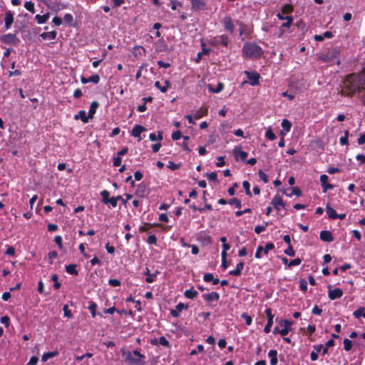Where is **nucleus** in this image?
Returning a JSON list of instances; mask_svg holds the SVG:
<instances>
[{
  "label": "nucleus",
  "mask_w": 365,
  "mask_h": 365,
  "mask_svg": "<svg viewBox=\"0 0 365 365\" xmlns=\"http://www.w3.org/2000/svg\"><path fill=\"white\" fill-rule=\"evenodd\" d=\"M49 19V13L45 14L43 15L37 14L35 16V19L36 20L38 24H43L46 23Z\"/></svg>",
  "instance_id": "393cba45"
},
{
  "label": "nucleus",
  "mask_w": 365,
  "mask_h": 365,
  "mask_svg": "<svg viewBox=\"0 0 365 365\" xmlns=\"http://www.w3.org/2000/svg\"><path fill=\"white\" fill-rule=\"evenodd\" d=\"M268 356L270 358L271 365H276L277 364V351L276 350H270L268 353Z\"/></svg>",
  "instance_id": "b1692460"
},
{
  "label": "nucleus",
  "mask_w": 365,
  "mask_h": 365,
  "mask_svg": "<svg viewBox=\"0 0 365 365\" xmlns=\"http://www.w3.org/2000/svg\"><path fill=\"white\" fill-rule=\"evenodd\" d=\"M203 298L208 302H214L219 299L220 295L218 293L212 292L203 294Z\"/></svg>",
  "instance_id": "a211bd4d"
},
{
  "label": "nucleus",
  "mask_w": 365,
  "mask_h": 365,
  "mask_svg": "<svg viewBox=\"0 0 365 365\" xmlns=\"http://www.w3.org/2000/svg\"><path fill=\"white\" fill-rule=\"evenodd\" d=\"M145 130V128L144 127H143L140 125H136L133 128L131 135L135 138H138V140L140 141L142 140V138L140 137V134H141V133H143Z\"/></svg>",
  "instance_id": "ddd939ff"
},
{
  "label": "nucleus",
  "mask_w": 365,
  "mask_h": 365,
  "mask_svg": "<svg viewBox=\"0 0 365 365\" xmlns=\"http://www.w3.org/2000/svg\"><path fill=\"white\" fill-rule=\"evenodd\" d=\"M223 88L224 85L222 83H219L216 88H214L211 84L208 86L209 91L215 93L221 92L223 90Z\"/></svg>",
  "instance_id": "f704fd0d"
},
{
  "label": "nucleus",
  "mask_w": 365,
  "mask_h": 365,
  "mask_svg": "<svg viewBox=\"0 0 365 365\" xmlns=\"http://www.w3.org/2000/svg\"><path fill=\"white\" fill-rule=\"evenodd\" d=\"M24 7L26 10L31 13H34V4L31 1H26L24 4Z\"/></svg>",
  "instance_id": "79ce46f5"
},
{
  "label": "nucleus",
  "mask_w": 365,
  "mask_h": 365,
  "mask_svg": "<svg viewBox=\"0 0 365 365\" xmlns=\"http://www.w3.org/2000/svg\"><path fill=\"white\" fill-rule=\"evenodd\" d=\"M339 50L336 48H334L329 51L327 53L322 54L319 56V60L324 63H336L339 64L340 61L339 59Z\"/></svg>",
  "instance_id": "7ed1b4c3"
},
{
  "label": "nucleus",
  "mask_w": 365,
  "mask_h": 365,
  "mask_svg": "<svg viewBox=\"0 0 365 365\" xmlns=\"http://www.w3.org/2000/svg\"><path fill=\"white\" fill-rule=\"evenodd\" d=\"M197 294H198V292L193 289H187V290H185V292L184 293V295L185 297H187V299H191L195 298Z\"/></svg>",
  "instance_id": "2f4dec72"
},
{
  "label": "nucleus",
  "mask_w": 365,
  "mask_h": 365,
  "mask_svg": "<svg viewBox=\"0 0 365 365\" xmlns=\"http://www.w3.org/2000/svg\"><path fill=\"white\" fill-rule=\"evenodd\" d=\"M265 313L267 316L268 319H267V325L265 326V327L264 329V331L265 333L268 334L270 332L271 327L273 324L274 315L272 314V309L270 308L266 309Z\"/></svg>",
  "instance_id": "6e6552de"
},
{
  "label": "nucleus",
  "mask_w": 365,
  "mask_h": 365,
  "mask_svg": "<svg viewBox=\"0 0 365 365\" xmlns=\"http://www.w3.org/2000/svg\"><path fill=\"white\" fill-rule=\"evenodd\" d=\"M272 204L277 211H279L282 207H284V202L282 200V197L278 195L273 197Z\"/></svg>",
  "instance_id": "1a4fd4ad"
},
{
  "label": "nucleus",
  "mask_w": 365,
  "mask_h": 365,
  "mask_svg": "<svg viewBox=\"0 0 365 365\" xmlns=\"http://www.w3.org/2000/svg\"><path fill=\"white\" fill-rule=\"evenodd\" d=\"M38 357L36 356H32L29 363H28V365H36V364L38 363Z\"/></svg>",
  "instance_id": "774afa93"
},
{
  "label": "nucleus",
  "mask_w": 365,
  "mask_h": 365,
  "mask_svg": "<svg viewBox=\"0 0 365 365\" xmlns=\"http://www.w3.org/2000/svg\"><path fill=\"white\" fill-rule=\"evenodd\" d=\"M158 342L160 345H162L163 346H169V341L167 340V339L165 336H160L159 338Z\"/></svg>",
  "instance_id": "5fc2aeb1"
},
{
  "label": "nucleus",
  "mask_w": 365,
  "mask_h": 365,
  "mask_svg": "<svg viewBox=\"0 0 365 365\" xmlns=\"http://www.w3.org/2000/svg\"><path fill=\"white\" fill-rule=\"evenodd\" d=\"M286 195L287 196H289V197H292L293 195H295L297 196H299L301 195V191H300V190L298 187H294L292 189V192L291 193H286Z\"/></svg>",
  "instance_id": "49530a36"
},
{
  "label": "nucleus",
  "mask_w": 365,
  "mask_h": 365,
  "mask_svg": "<svg viewBox=\"0 0 365 365\" xmlns=\"http://www.w3.org/2000/svg\"><path fill=\"white\" fill-rule=\"evenodd\" d=\"M229 203L231 205H232V204L235 205V206L238 208L241 207V202L236 198L231 199L229 201Z\"/></svg>",
  "instance_id": "0e129e2a"
},
{
  "label": "nucleus",
  "mask_w": 365,
  "mask_h": 365,
  "mask_svg": "<svg viewBox=\"0 0 365 365\" xmlns=\"http://www.w3.org/2000/svg\"><path fill=\"white\" fill-rule=\"evenodd\" d=\"M207 177L208 180H212V181H215L217 180V175L215 172H212V173H208L207 175Z\"/></svg>",
  "instance_id": "69168bd1"
},
{
  "label": "nucleus",
  "mask_w": 365,
  "mask_h": 365,
  "mask_svg": "<svg viewBox=\"0 0 365 365\" xmlns=\"http://www.w3.org/2000/svg\"><path fill=\"white\" fill-rule=\"evenodd\" d=\"M98 106L99 103L97 101H93L91 103L88 112V117H90V118H92L93 117V115L95 114L96 109L98 108Z\"/></svg>",
  "instance_id": "c756f323"
},
{
  "label": "nucleus",
  "mask_w": 365,
  "mask_h": 365,
  "mask_svg": "<svg viewBox=\"0 0 365 365\" xmlns=\"http://www.w3.org/2000/svg\"><path fill=\"white\" fill-rule=\"evenodd\" d=\"M344 86L349 91L348 95L359 93L365 89V73H352L347 76Z\"/></svg>",
  "instance_id": "f257e3e1"
},
{
  "label": "nucleus",
  "mask_w": 365,
  "mask_h": 365,
  "mask_svg": "<svg viewBox=\"0 0 365 365\" xmlns=\"http://www.w3.org/2000/svg\"><path fill=\"white\" fill-rule=\"evenodd\" d=\"M299 283H300V289L304 291V292H306L307 290V282L305 279H302L299 281Z\"/></svg>",
  "instance_id": "052dcab7"
},
{
  "label": "nucleus",
  "mask_w": 365,
  "mask_h": 365,
  "mask_svg": "<svg viewBox=\"0 0 365 365\" xmlns=\"http://www.w3.org/2000/svg\"><path fill=\"white\" fill-rule=\"evenodd\" d=\"M222 24L227 31L233 32L235 30V26L232 23V20L230 16H225L222 19Z\"/></svg>",
  "instance_id": "f8f14e48"
},
{
  "label": "nucleus",
  "mask_w": 365,
  "mask_h": 365,
  "mask_svg": "<svg viewBox=\"0 0 365 365\" xmlns=\"http://www.w3.org/2000/svg\"><path fill=\"white\" fill-rule=\"evenodd\" d=\"M147 242L150 245H156L157 238L154 235H150L148 236Z\"/></svg>",
  "instance_id": "3c124183"
},
{
  "label": "nucleus",
  "mask_w": 365,
  "mask_h": 365,
  "mask_svg": "<svg viewBox=\"0 0 365 365\" xmlns=\"http://www.w3.org/2000/svg\"><path fill=\"white\" fill-rule=\"evenodd\" d=\"M301 259L299 258H296L293 260H291L289 264H288V267H292V266H297L299 264H300L301 263Z\"/></svg>",
  "instance_id": "13d9d810"
},
{
  "label": "nucleus",
  "mask_w": 365,
  "mask_h": 365,
  "mask_svg": "<svg viewBox=\"0 0 365 365\" xmlns=\"http://www.w3.org/2000/svg\"><path fill=\"white\" fill-rule=\"evenodd\" d=\"M327 213L329 218L331 219H337L338 214L336 212L334 209L330 207L329 205H327Z\"/></svg>",
  "instance_id": "7c9ffc66"
},
{
  "label": "nucleus",
  "mask_w": 365,
  "mask_h": 365,
  "mask_svg": "<svg viewBox=\"0 0 365 365\" xmlns=\"http://www.w3.org/2000/svg\"><path fill=\"white\" fill-rule=\"evenodd\" d=\"M132 356H133V353L127 352V353L125 354V357H126V359H127L128 361H131V362H134V363H139V360H138V359H135L133 358V357H132Z\"/></svg>",
  "instance_id": "bf43d9fd"
},
{
  "label": "nucleus",
  "mask_w": 365,
  "mask_h": 365,
  "mask_svg": "<svg viewBox=\"0 0 365 365\" xmlns=\"http://www.w3.org/2000/svg\"><path fill=\"white\" fill-rule=\"evenodd\" d=\"M186 308L187 307L183 303H179L176 305L175 309L171 310V315L173 317H178L180 315V312Z\"/></svg>",
  "instance_id": "dca6fc26"
},
{
  "label": "nucleus",
  "mask_w": 365,
  "mask_h": 365,
  "mask_svg": "<svg viewBox=\"0 0 365 365\" xmlns=\"http://www.w3.org/2000/svg\"><path fill=\"white\" fill-rule=\"evenodd\" d=\"M75 119H81L83 123H87L88 121V119L90 117H88V115H86V113L85 110H80L78 114L75 115Z\"/></svg>",
  "instance_id": "a878e982"
},
{
  "label": "nucleus",
  "mask_w": 365,
  "mask_h": 365,
  "mask_svg": "<svg viewBox=\"0 0 365 365\" xmlns=\"http://www.w3.org/2000/svg\"><path fill=\"white\" fill-rule=\"evenodd\" d=\"M329 291H328V297L331 300H334L336 299H339L343 295V291L342 289L339 288H336L332 289L331 286H328Z\"/></svg>",
  "instance_id": "423d86ee"
},
{
  "label": "nucleus",
  "mask_w": 365,
  "mask_h": 365,
  "mask_svg": "<svg viewBox=\"0 0 365 365\" xmlns=\"http://www.w3.org/2000/svg\"><path fill=\"white\" fill-rule=\"evenodd\" d=\"M63 20L66 23L71 24L73 21V18L71 14H66L63 16Z\"/></svg>",
  "instance_id": "8fccbe9b"
},
{
  "label": "nucleus",
  "mask_w": 365,
  "mask_h": 365,
  "mask_svg": "<svg viewBox=\"0 0 365 365\" xmlns=\"http://www.w3.org/2000/svg\"><path fill=\"white\" fill-rule=\"evenodd\" d=\"M242 185H243V187L245 190L246 194L247 195H249V196H251L252 193H251V191H250V185L249 182L244 181L243 183H242Z\"/></svg>",
  "instance_id": "de8ad7c7"
},
{
  "label": "nucleus",
  "mask_w": 365,
  "mask_h": 365,
  "mask_svg": "<svg viewBox=\"0 0 365 365\" xmlns=\"http://www.w3.org/2000/svg\"><path fill=\"white\" fill-rule=\"evenodd\" d=\"M58 354L57 351L47 352L42 356V361H46L48 359L56 356Z\"/></svg>",
  "instance_id": "4c0bfd02"
},
{
  "label": "nucleus",
  "mask_w": 365,
  "mask_h": 365,
  "mask_svg": "<svg viewBox=\"0 0 365 365\" xmlns=\"http://www.w3.org/2000/svg\"><path fill=\"white\" fill-rule=\"evenodd\" d=\"M353 315L355 318L359 319L361 317L365 319V307L359 308L354 312Z\"/></svg>",
  "instance_id": "72a5a7b5"
},
{
  "label": "nucleus",
  "mask_w": 365,
  "mask_h": 365,
  "mask_svg": "<svg viewBox=\"0 0 365 365\" xmlns=\"http://www.w3.org/2000/svg\"><path fill=\"white\" fill-rule=\"evenodd\" d=\"M243 53L247 58H259L262 53V48L252 43H246L243 46Z\"/></svg>",
  "instance_id": "f03ea898"
},
{
  "label": "nucleus",
  "mask_w": 365,
  "mask_h": 365,
  "mask_svg": "<svg viewBox=\"0 0 365 365\" xmlns=\"http://www.w3.org/2000/svg\"><path fill=\"white\" fill-rule=\"evenodd\" d=\"M279 324L282 327V329H280L279 334L284 336L290 331L292 322L287 319H281L279 321Z\"/></svg>",
  "instance_id": "39448f33"
},
{
  "label": "nucleus",
  "mask_w": 365,
  "mask_h": 365,
  "mask_svg": "<svg viewBox=\"0 0 365 365\" xmlns=\"http://www.w3.org/2000/svg\"><path fill=\"white\" fill-rule=\"evenodd\" d=\"M57 252L56 251H51L48 253V257L49 259L50 264L53 263V259L57 257Z\"/></svg>",
  "instance_id": "6e6d98bb"
},
{
  "label": "nucleus",
  "mask_w": 365,
  "mask_h": 365,
  "mask_svg": "<svg viewBox=\"0 0 365 365\" xmlns=\"http://www.w3.org/2000/svg\"><path fill=\"white\" fill-rule=\"evenodd\" d=\"M265 136L271 140H273L275 139L276 136L274 135V133L272 132V128H268L266 130V133H265Z\"/></svg>",
  "instance_id": "a19ab883"
},
{
  "label": "nucleus",
  "mask_w": 365,
  "mask_h": 365,
  "mask_svg": "<svg viewBox=\"0 0 365 365\" xmlns=\"http://www.w3.org/2000/svg\"><path fill=\"white\" fill-rule=\"evenodd\" d=\"M285 20H286V22L283 23L279 28V30H280V32L279 34V37H281L284 34L283 28H289L292 26V24L293 23V17L292 16H286Z\"/></svg>",
  "instance_id": "2eb2a0df"
},
{
  "label": "nucleus",
  "mask_w": 365,
  "mask_h": 365,
  "mask_svg": "<svg viewBox=\"0 0 365 365\" xmlns=\"http://www.w3.org/2000/svg\"><path fill=\"white\" fill-rule=\"evenodd\" d=\"M4 27L6 30L11 28V24L14 22V14L11 11H7L4 16Z\"/></svg>",
  "instance_id": "9d476101"
},
{
  "label": "nucleus",
  "mask_w": 365,
  "mask_h": 365,
  "mask_svg": "<svg viewBox=\"0 0 365 365\" xmlns=\"http://www.w3.org/2000/svg\"><path fill=\"white\" fill-rule=\"evenodd\" d=\"M54 241L58 245V247L60 249L63 248L62 238H61V237L60 235L56 236L55 238H54Z\"/></svg>",
  "instance_id": "680f3d73"
},
{
  "label": "nucleus",
  "mask_w": 365,
  "mask_h": 365,
  "mask_svg": "<svg viewBox=\"0 0 365 365\" xmlns=\"http://www.w3.org/2000/svg\"><path fill=\"white\" fill-rule=\"evenodd\" d=\"M320 239L322 241L330 242L333 241V237L331 232L328 230H324L320 232Z\"/></svg>",
  "instance_id": "f3484780"
},
{
  "label": "nucleus",
  "mask_w": 365,
  "mask_h": 365,
  "mask_svg": "<svg viewBox=\"0 0 365 365\" xmlns=\"http://www.w3.org/2000/svg\"><path fill=\"white\" fill-rule=\"evenodd\" d=\"M120 195H118L116 197H113L109 199L108 203H110L113 207H115L117 206V202L118 201V199H120Z\"/></svg>",
  "instance_id": "a18cd8bd"
},
{
  "label": "nucleus",
  "mask_w": 365,
  "mask_h": 365,
  "mask_svg": "<svg viewBox=\"0 0 365 365\" xmlns=\"http://www.w3.org/2000/svg\"><path fill=\"white\" fill-rule=\"evenodd\" d=\"M282 11L284 14H289L292 11V6L289 4H286L282 7Z\"/></svg>",
  "instance_id": "09e8293b"
},
{
  "label": "nucleus",
  "mask_w": 365,
  "mask_h": 365,
  "mask_svg": "<svg viewBox=\"0 0 365 365\" xmlns=\"http://www.w3.org/2000/svg\"><path fill=\"white\" fill-rule=\"evenodd\" d=\"M0 41L8 45H16L19 43V38L16 36V34H7L2 35L0 37Z\"/></svg>",
  "instance_id": "20e7f679"
},
{
  "label": "nucleus",
  "mask_w": 365,
  "mask_h": 365,
  "mask_svg": "<svg viewBox=\"0 0 365 365\" xmlns=\"http://www.w3.org/2000/svg\"><path fill=\"white\" fill-rule=\"evenodd\" d=\"M66 270L68 274H77L76 266L75 264H69L66 267Z\"/></svg>",
  "instance_id": "e433bc0d"
},
{
  "label": "nucleus",
  "mask_w": 365,
  "mask_h": 365,
  "mask_svg": "<svg viewBox=\"0 0 365 365\" xmlns=\"http://www.w3.org/2000/svg\"><path fill=\"white\" fill-rule=\"evenodd\" d=\"M274 247V245L273 243H272V242L267 243L265 247H263V250H262L263 253L264 255H267L269 251L273 250Z\"/></svg>",
  "instance_id": "37998d69"
},
{
  "label": "nucleus",
  "mask_w": 365,
  "mask_h": 365,
  "mask_svg": "<svg viewBox=\"0 0 365 365\" xmlns=\"http://www.w3.org/2000/svg\"><path fill=\"white\" fill-rule=\"evenodd\" d=\"M155 87L159 89L162 93H165L170 87V83L168 81H165L164 85L161 86L159 81L155 82Z\"/></svg>",
  "instance_id": "6ab92c4d"
},
{
  "label": "nucleus",
  "mask_w": 365,
  "mask_h": 365,
  "mask_svg": "<svg viewBox=\"0 0 365 365\" xmlns=\"http://www.w3.org/2000/svg\"><path fill=\"white\" fill-rule=\"evenodd\" d=\"M207 114V108L201 107L199 109H197V110H195V112L193 114V116L196 119H199V118L206 115Z\"/></svg>",
  "instance_id": "5701e85b"
},
{
  "label": "nucleus",
  "mask_w": 365,
  "mask_h": 365,
  "mask_svg": "<svg viewBox=\"0 0 365 365\" xmlns=\"http://www.w3.org/2000/svg\"><path fill=\"white\" fill-rule=\"evenodd\" d=\"M241 317L244 318L246 321V324L250 326L252 322V319L250 316L247 315L246 313H243Z\"/></svg>",
  "instance_id": "864d4df0"
},
{
  "label": "nucleus",
  "mask_w": 365,
  "mask_h": 365,
  "mask_svg": "<svg viewBox=\"0 0 365 365\" xmlns=\"http://www.w3.org/2000/svg\"><path fill=\"white\" fill-rule=\"evenodd\" d=\"M259 177L265 183L268 182V177L262 170L259 172Z\"/></svg>",
  "instance_id": "e2e57ef3"
},
{
  "label": "nucleus",
  "mask_w": 365,
  "mask_h": 365,
  "mask_svg": "<svg viewBox=\"0 0 365 365\" xmlns=\"http://www.w3.org/2000/svg\"><path fill=\"white\" fill-rule=\"evenodd\" d=\"M247 78L249 79V83L252 86H257L259 84V74L257 72L245 71Z\"/></svg>",
  "instance_id": "0eeeda50"
},
{
  "label": "nucleus",
  "mask_w": 365,
  "mask_h": 365,
  "mask_svg": "<svg viewBox=\"0 0 365 365\" xmlns=\"http://www.w3.org/2000/svg\"><path fill=\"white\" fill-rule=\"evenodd\" d=\"M284 253L291 257H294L295 254L293 248L290 245L286 250H284Z\"/></svg>",
  "instance_id": "338daca9"
},
{
  "label": "nucleus",
  "mask_w": 365,
  "mask_h": 365,
  "mask_svg": "<svg viewBox=\"0 0 365 365\" xmlns=\"http://www.w3.org/2000/svg\"><path fill=\"white\" fill-rule=\"evenodd\" d=\"M204 280L207 282H212V284H217L219 283V279L217 278H214V276L211 273H207L204 275Z\"/></svg>",
  "instance_id": "cd10ccee"
},
{
  "label": "nucleus",
  "mask_w": 365,
  "mask_h": 365,
  "mask_svg": "<svg viewBox=\"0 0 365 365\" xmlns=\"http://www.w3.org/2000/svg\"><path fill=\"white\" fill-rule=\"evenodd\" d=\"M328 179H329V177L327 175L324 174L320 176V181L322 183V186L324 192H326L329 190H331L333 188V185L331 184H329L327 182Z\"/></svg>",
  "instance_id": "9b49d317"
},
{
  "label": "nucleus",
  "mask_w": 365,
  "mask_h": 365,
  "mask_svg": "<svg viewBox=\"0 0 365 365\" xmlns=\"http://www.w3.org/2000/svg\"><path fill=\"white\" fill-rule=\"evenodd\" d=\"M244 263L243 262H239L236 268L232 271L230 272V274L233 276H239L240 275L242 270L243 269Z\"/></svg>",
  "instance_id": "bb28decb"
},
{
  "label": "nucleus",
  "mask_w": 365,
  "mask_h": 365,
  "mask_svg": "<svg viewBox=\"0 0 365 365\" xmlns=\"http://www.w3.org/2000/svg\"><path fill=\"white\" fill-rule=\"evenodd\" d=\"M233 152L235 157L237 159L240 158L242 160H245L248 155L247 152L242 150L239 147H235Z\"/></svg>",
  "instance_id": "4468645a"
},
{
  "label": "nucleus",
  "mask_w": 365,
  "mask_h": 365,
  "mask_svg": "<svg viewBox=\"0 0 365 365\" xmlns=\"http://www.w3.org/2000/svg\"><path fill=\"white\" fill-rule=\"evenodd\" d=\"M282 127L285 130V132H289L291 129L292 124L287 119H284L282 121Z\"/></svg>",
  "instance_id": "c9c22d12"
},
{
  "label": "nucleus",
  "mask_w": 365,
  "mask_h": 365,
  "mask_svg": "<svg viewBox=\"0 0 365 365\" xmlns=\"http://www.w3.org/2000/svg\"><path fill=\"white\" fill-rule=\"evenodd\" d=\"M191 4L194 10H202L205 8V4L200 0H191Z\"/></svg>",
  "instance_id": "412c9836"
},
{
  "label": "nucleus",
  "mask_w": 365,
  "mask_h": 365,
  "mask_svg": "<svg viewBox=\"0 0 365 365\" xmlns=\"http://www.w3.org/2000/svg\"><path fill=\"white\" fill-rule=\"evenodd\" d=\"M149 138L151 141H161L163 138V133L161 131H159L158 133V135H155V133H150L149 135Z\"/></svg>",
  "instance_id": "473e14b6"
},
{
  "label": "nucleus",
  "mask_w": 365,
  "mask_h": 365,
  "mask_svg": "<svg viewBox=\"0 0 365 365\" xmlns=\"http://www.w3.org/2000/svg\"><path fill=\"white\" fill-rule=\"evenodd\" d=\"M96 308L97 304L94 302L91 303L88 306V309L90 310L93 317L96 316Z\"/></svg>",
  "instance_id": "ea45409f"
},
{
  "label": "nucleus",
  "mask_w": 365,
  "mask_h": 365,
  "mask_svg": "<svg viewBox=\"0 0 365 365\" xmlns=\"http://www.w3.org/2000/svg\"><path fill=\"white\" fill-rule=\"evenodd\" d=\"M57 32L55 31L42 33L40 36L43 40H54L56 38Z\"/></svg>",
  "instance_id": "aec40b11"
},
{
  "label": "nucleus",
  "mask_w": 365,
  "mask_h": 365,
  "mask_svg": "<svg viewBox=\"0 0 365 365\" xmlns=\"http://www.w3.org/2000/svg\"><path fill=\"white\" fill-rule=\"evenodd\" d=\"M88 78V83L89 82H92L93 83H98L100 81V77L97 74H95V75H93L91 76V77Z\"/></svg>",
  "instance_id": "603ef678"
},
{
  "label": "nucleus",
  "mask_w": 365,
  "mask_h": 365,
  "mask_svg": "<svg viewBox=\"0 0 365 365\" xmlns=\"http://www.w3.org/2000/svg\"><path fill=\"white\" fill-rule=\"evenodd\" d=\"M101 195L102 196V202L104 203V204H108V200H109V192L107 191V190H103L101 192Z\"/></svg>",
  "instance_id": "58836bf2"
},
{
  "label": "nucleus",
  "mask_w": 365,
  "mask_h": 365,
  "mask_svg": "<svg viewBox=\"0 0 365 365\" xmlns=\"http://www.w3.org/2000/svg\"><path fill=\"white\" fill-rule=\"evenodd\" d=\"M344 348L346 351H349L351 350V347H352V342L351 340L348 339H344Z\"/></svg>",
  "instance_id": "c03bdc74"
},
{
  "label": "nucleus",
  "mask_w": 365,
  "mask_h": 365,
  "mask_svg": "<svg viewBox=\"0 0 365 365\" xmlns=\"http://www.w3.org/2000/svg\"><path fill=\"white\" fill-rule=\"evenodd\" d=\"M108 284L112 287H118L120 285V282L117 279H109Z\"/></svg>",
  "instance_id": "4d7b16f0"
},
{
  "label": "nucleus",
  "mask_w": 365,
  "mask_h": 365,
  "mask_svg": "<svg viewBox=\"0 0 365 365\" xmlns=\"http://www.w3.org/2000/svg\"><path fill=\"white\" fill-rule=\"evenodd\" d=\"M322 348H323L322 345H317V346H314V351H312L310 354V357L312 361L317 360L318 353L322 351Z\"/></svg>",
  "instance_id": "4be33fe9"
},
{
  "label": "nucleus",
  "mask_w": 365,
  "mask_h": 365,
  "mask_svg": "<svg viewBox=\"0 0 365 365\" xmlns=\"http://www.w3.org/2000/svg\"><path fill=\"white\" fill-rule=\"evenodd\" d=\"M146 186L143 184H140L138 185V187L135 191V194L139 197H143L145 195L146 193Z\"/></svg>",
  "instance_id": "c85d7f7f"
}]
</instances>
